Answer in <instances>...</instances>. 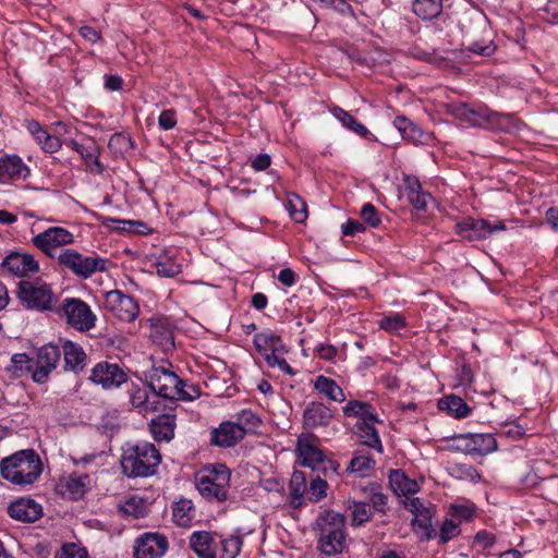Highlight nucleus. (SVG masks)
I'll return each instance as SVG.
<instances>
[{
  "instance_id": "39",
  "label": "nucleus",
  "mask_w": 558,
  "mask_h": 558,
  "mask_svg": "<svg viewBox=\"0 0 558 558\" xmlns=\"http://www.w3.org/2000/svg\"><path fill=\"white\" fill-rule=\"evenodd\" d=\"M356 426L361 432V437L364 439V444L371 448L377 449L380 452L383 450L381 441L374 424L366 422L357 423Z\"/></svg>"
},
{
  "instance_id": "16",
  "label": "nucleus",
  "mask_w": 558,
  "mask_h": 558,
  "mask_svg": "<svg viewBox=\"0 0 558 558\" xmlns=\"http://www.w3.org/2000/svg\"><path fill=\"white\" fill-rule=\"evenodd\" d=\"M61 359V351L57 345L47 344L39 349L37 359L34 361L33 379L43 384L47 380L50 372L56 368Z\"/></svg>"
},
{
  "instance_id": "44",
  "label": "nucleus",
  "mask_w": 558,
  "mask_h": 558,
  "mask_svg": "<svg viewBox=\"0 0 558 558\" xmlns=\"http://www.w3.org/2000/svg\"><path fill=\"white\" fill-rule=\"evenodd\" d=\"M289 210L296 222H303L307 217L306 205L298 195L289 199Z\"/></svg>"
},
{
  "instance_id": "61",
  "label": "nucleus",
  "mask_w": 558,
  "mask_h": 558,
  "mask_svg": "<svg viewBox=\"0 0 558 558\" xmlns=\"http://www.w3.org/2000/svg\"><path fill=\"white\" fill-rule=\"evenodd\" d=\"M12 363L16 368L23 369L25 365V369L33 373L34 369V361L31 360L26 354L19 353L12 356Z\"/></svg>"
},
{
  "instance_id": "52",
  "label": "nucleus",
  "mask_w": 558,
  "mask_h": 558,
  "mask_svg": "<svg viewBox=\"0 0 558 558\" xmlns=\"http://www.w3.org/2000/svg\"><path fill=\"white\" fill-rule=\"evenodd\" d=\"M459 524L456 523L453 520H446L440 527L439 541L440 543L445 544L450 539L454 538L457 535H459Z\"/></svg>"
},
{
  "instance_id": "47",
  "label": "nucleus",
  "mask_w": 558,
  "mask_h": 558,
  "mask_svg": "<svg viewBox=\"0 0 558 558\" xmlns=\"http://www.w3.org/2000/svg\"><path fill=\"white\" fill-rule=\"evenodd\" d=\"M404 319L400 314H391L379 320L380 328L389 332H396L404 327Z\"/></svg>"
},
{
  "instance_id": "51",
  "label": "nucleus",
  "mask_w": 558,
  "mask_h": 558,
  "mask_svg": "<svg viewBox=\"0 0 558 558\" xmlns=\"http://www.w3.org/2000/svg\"><path fill=\"white\" fill-rule=\"evenodd\" d=\"M119 511L128 517L140 518L144 513V507L141 501L131 498L120 506Z\"/></svg>"
},
{
  "instance_id": "36",
  "label": "nucleus",
  "mask_w": 558,
  "mask_h": 558,
  "mask_svg": "<svg viewBox=\"0 0 558 558\" xmlns=\"http://www.w3.org/2000/svg\"><path fill=\"white\" fill-rule=\"evenodd\" d=\"M351 511V525L360 526L372 518V507L369 504L364 501H351L349 505Z\"/></svg>"
},
{
  "instance_id": "5",
  "label": "nucleus",
  "mask_w": 558,
  "mask_h": 558,
  "mask_svg": "<svg viewBox=\"0 0 558 558\" xmlns=\"http://www.w3.org/2000/svg\"><path fill=\"white\" fill-rule=\"evenodd\" d=\"M230 471L223 464L206 468L197 477L199 494L209 501H225L228 498Z\"/></svg>"
},
{
  "instance_id": "31",
  "label": "nucleus",
  "mask_w": 558,
  "mask_h": 558,
  "mask_svg": "<svg viewBox=\"0 0 558 558\" xmlns=\"http://www.w3.org/2000/svg\"><path fill=\"white\" fill-rule=\"evenodd\" d=\"M314 387L332 401L343 402L345 400L342 388L331 378L319 375L315 380Z\"/></svg>"
},
{
  "instance_id": "14",
  "label": "nucleus",
  "mask_w": 558,
  "mask_h": 558,
  "mask_svg": "<svg viewBox=\"0 0 558 558\" xmlns=\"http://www.w3.org/2000/svg\"><path fill=\"white\" fill-rule=\"evenodd\" d=\"M105 307L123 322H133L140 313V306L136 301L120 290H112L106 293Z\"/></svg>"
},
{
  "instance_id": "27",
  "label": "nucleus",
  "mask_w": 558,
  "mask_h": 558,
  "mask_svg": "<svg viewBox=\"0 0 558 558\" xmlns=\"http://www.w3.org/2000/svg\"><path fill=\"white\" fill-rule=\"evenodd\" d=\"M66 145L77 151L87 165L94 167L92 171L97 173L104 171V166L99 161V148L93 141L89 140L87 143H77L71 140Z\"/></svg>"
},
{
  "instance_id": "46",
  "label": "nucleus",
  "mask_w": 558,
  "mask_h": 558,
  "mask_svg": "<svg viewBox=\"0 0 558 558\" xmlns=\"http://www.w3.org/2000/svg\"><path fill=\"white\" fill-rule=\"evenodd\" d=\"M178 393L173 400L193 401L201 396L199 388L195 385H187L181 379V385L178 387Z\"/></svg>"
},
{
  "instance_id": "15",
  "label": "nucleus",
  "mask_w": 558,
  "mask_h": 558,
  "mask_svg": "<svg viewBox=\"0 0 558 558\" xmlns=\"http://www.w3.org/2000/svg\"><path fill=\"white\" fill-rule=\"evenodd\" d=\"M457 232L469 241L483 240L490 236L493 233L505 230V223L495 221L492 223L484 219L468 218L462 222L457 223Z\"/></svg>"
},
{
  "instance_id": "20",
  "label": "nucleus",
  "mask_w": 558,
  "mask_h": 558,
  "mask_svg": "<svg viewBox=\"0 0 558 558\" xmlns=\"http://www.w3.org/2000/svg\"><path fill=\"white\" fill-rule=\"evenodd\" d=\"M333 417L332 411L322 402H310L303 412V424L306 429L326 427Z\"/></svg>"
},
{
  "instance_id": "42",
  "label": "nucleus",
  "mask_w": 558,
  "mask_h": 558,
  "mask_svg": "<svg viewBox=\"0 0 558 558\" xmlns=\"http://www.w3.org/2000/svg\"><path fill=\"white\" fill-rule=\"evenodd\" d=\"M87 482V475L70 477L65 483L66 493L72 499L83 497Z\"/></svg>"
},
{
  "instance_id": "41",
  "label": "nucleus",
  "mask_w": 558,
  "mask_h": 558,
  "mask_svg": "<svg viewBox=\"0 0 558 558\" xmlns=\"http://www.w3.org/2000/svg\"><path fill=\"white\" fill-rule=\"evenodd\" d=\"M408 199L416 209L426 210L428 202L433 201V196L429 193L421 191V185L416 183L410 186Z\"/></svg>"
},
{
  "instance_id": "19",
  "label": "nucleus",
  "mask_w": 558,
  "mask_h": 558,
  "mask_svg": "<svg viewBox=\"0 0 558 558\" xmlns=\"http://www.w3.org/2000/svg\"><path fill=\"white\" fill-rule=\"evenodd\" d=\"M1 268L9 274L25 277L39 270L38 262L29 254L10 253L1 263Z\"/></svg>"
},
{
  "instance_id": "58",
  "label": "nucleus",
  "mask_w": 558,
  "mask_h": 558,
  "mask_svg": "<svg viewBox=\"0 0 558 558\" xmlns=\"http://www.w3.org/2000/svg\"><path fill=\"white\" fill-rule=\"evenodd\" d=\"M403 506L407 510L412 512L414 515L417 513H422L423 511L427 510L428 508L425 507L423 501L417 497H405L403 500Z\"/></svg>"
},
{
  "instance_id": "34",
  "label": "nucleus",
  "mask_w": 558,
  "mask_h": 558,
  "mask_svg": "<svg viewBox=\"0 0 558 558\" xmlns=\"http://www.w3.org/2000/svg\"><path fill=\"white\" fill-rule=\"evenodd\" d=\"M291 502L294 507L303 505L304 494L306 492V476L301 471H294L292 473L289 484Z\"/></svg>"
},
{
  "instance_id": "8",
  "label": "nucleus",
  "mask_w": 558,
  "mask_h": 558,
  "mask_svg": "<svg viewBox=\"0 0 558 558\" xmlns=\"http://www.w3.org/2000/svg\"><path fill=\"white\" fill-rule=\"evenodd\" d=\"M317 438L314 435L301 434L298 439L296 452L301 464L311 468L313 471H323L326 475L331 461L325 457L316 445Z\"/></svg>"
},
{
  "instance_id": "23",
  "label": "nucleus",
  "mask_w": 558,
  "mask_h": 558,
  "mask_svg": "<svg viewBox=\"0 0 558 558\" xmlns=\"http://www.w3.org/2000/svg\"><path fill=\"white\" fill-rule=\"evenodd\" d=\"M243 428L234 422H223L219 428L213 430L211 442L219 447H232L244 438Z\"/></svg>"
},
{
  "instance_id": "43",
  "label": "nucleus",
  "mask_w": 558,
  "mask_h": 558,
  "mask_svg": "<svg viewBox=\"0 0 558 558\" xmlns=\"http://www.w3.org/2000/svg\"><path fill=\"white\" fill-rule=\"evenodd\" d=\"M236 425L243 428L244 435L247 430L257 427L260 423L259 417L251 410H242L235 416Z\"/></svg>"
},
{
  "instance_id": "62",
  "label": "nucleus",
  "mask_w": 558,
  "mask_h": 558,
  "mask_svg": "<svg viewBox=\"0 0 558 558\" xmlns=\"http://www.w3.org/2000/svg\"><path fill=\"white\" fill-rule=\"evenodd\" d=\"M390 485L398 493L399 485H413V482L409 481L405 475L399 470L392 471L389 476Z\"/></svg>"
},
{
  "instance_id": "6",
  "label": "nucleus",
  "mask_w": 558,
  "mask_h": 558,
  "mask_svg": "<svg viewBox=\"0 0 558 558\" xmlns=\"http://www.w3.org/2000/svg\"><path fill=\"white\" fill-rule=\"evenodd\" d=\"M59 266L70 270L75 276L87 279L95 272L108 270V259L93 255L84 256L75 250L66 248L57 255Z\"/></svg>"
},
{
  "instance_id": "24",
  "label": "nucleus",
  "mask_w": 558,
  "mask_h": 558,
  "mask_svg": "<svg viewBox=\"0 0 558 558\" xmlns=\"http://www.w3.org/2000/svg\"><path fill=\"white\" fill-rule=\"evenodd\" d=\"M175 427V415L172 413L157 415L150 422V432L154 438L158 441L165 440L169 442L172 440Z\"/></svg>"
},
{
  "instance_id": "57",
  "label": "nucleus",
  "mask_w": 558,
  "mask_h": 558,
  "mask_svg": "<svg viewBox=\"0 0 558 558\" xmlns=\"http://www.w3.org/2000/svg\"><path fill=\"white\" fill-rule=\"evenodd\" d=\"M411 524L414 527H417L423 531H427L432 525V514L429 509L423 511L422 513H417L411 521Z\"/></svg>"
},
{
  "instance_id": "10",
  "label": "nucleus",
  "mask_w": 558,
  "mask_h": 558,
  "mask_svg": "<svg viewBox=\"0 0 558 558\" xmlns=\"http://www.w3.org/2000/svg\"><path fill=\"white\" fill-rule=\"evenodd\" d=\"M470 25L465 23L462 24L464 32V50L473 52L478 56H490L495 51V47L493 46L490 40H485L484 38L476 39L477 32H486L487 24L484 16L481 14H476L473 17L469 19Z\"/></svg>"
},
{
  "instance_id": "40",
  "label": "nucleus",
  "mask_w": 558,
  "mask_h": 558,
  "mask_svg": "<svg viewBox=\"0 0 558 558\" xmlns=\"http://www.w3.org/2000/svg\"><path fill=\"white\" fill-rule=\"evenodd\" d=\"M375 461L368 456H355L348 466V471L365 477L374 469Z\"/></svg>"
},
{
  "instance_id": "33",
  "label": "nucleus",
  "mask_w": 558,
  "mask_h": 558,
  "mask_svg": "<svg viewBox=\"0 0 558 558\" xmlns=\"http://www.w3.org/2000/svg\"><path fill=\"white\" fill-rule=\"evenodd\" d=\"M413 12L423 20L437 17L442 11V0H414Z\"/></svg>"
},
{
  "instance_id": "45",
  "label": "nucleus",
  "mask_w": 558,
  "mask_h": 558,
  "mask_svg": "<svg viewBox=\"0 0 558 558\" xmlns=\"http://www.w3.org/2000/svg\"><path fill=\"white\" fill-rule=\"evenodd\" d=\"M328 488V484L325 480L320 478L318 475L311 480L310 489H308V499L311 501H318L319 499L326 496V490Z\"/></svg>"
},
{
  "instance_id": "9",
  "label": "nucleus",
  "mask_w": 558,
  "mask_h": 558,
  "mask_svg": "<svg viewBox=\"0 0 558 558\" xmlns=\"http://www.w3.org/2000/svg\"><path fill=\"white\" fill-rule=\"evenodd\" d=\"M73 242V234L62 227H50L32 239L33 245L50 258H57L59 247Z\"/></svg>"
},
{
  "instance_id": "56",
  "label": "nucleus",
  "mask_w": 558,
  "mask_h": 558,
  "mask_svg": "<svg viewBox=\"0 0 558 558\" xmlns=\"http://www.w3.org/2000/svg\"><path fill=\"white\" fill-rule=\"evenodd\" d=\"M159 126L165 130H171L177 124L175 111L172 109L163 110L158 119Z\"/></svg>"
},
{
  "instance_id": "26",
  "label": "nucleus",
  "mask_w": 558,
  "mask_h": 558,
  "mask_svg": "<svg viewBox=\"0 0 558 558\" xmlns=\"http://www.w3.org/2000/svg\"><path fill=\"white\" fill-rule=\"evenodd\" d=\"M28 174L29 169L19 156H7L0 159V182L10 179H25Z\"/></svg>"
},
{
  "instance_id": "30",
  "label": "nucleus",
  "mask_w": 558,
  "mask_h": 558,
  "mask_svg": "<svg viewBox=\"0 0 558 558\" xmlns=\"http://www.w3.org/2000/svg\"><path fill=\"white\" fill-rule=\"evenodd\" d=\"M63 355L65 369L78 373L83 368L86 354L80 345L66 341L63 344Z\"/></svg>"
},
{
  "instance_id": "17",
  "label": "nucleus",
  "mask_w": 558,
  "mask_h": 558,
  "mask_svg": "<svg viewBox=\"0 0 558 558\" xmlns=\"http://www.w3.org/2000/svg\"><path fill=\"white\" fill-rule=\"evenodd\" d=\"M89 379L105 389H110L125 383L128 375L117 364L101 362L92 369Z\"/></svg>"
},
{
  "instance_id": "11",
  "label": "nucleus",
  "mask_w": 558,
  "mask_h": 558,
  "mask_svg": "<svg viewBox=\"0 0 558 558\" xmlns=\"http://www.w3.org/2000/svg\"><path fill=\"white\" fill-rule=\"evenodd\" d=\"M181 385V378L170 369L159 366L153 367L148 374V388L159 397L173 400L178 393V387Z\"/></svg>"
},
{
  "instance_id": "35",
  "label": "nucleus",
  "mask_w": 558,
  "mask_h": 558,
  "mask_svg": "<svg viewBox=\"0 0 558 558\" xmlns=\"http://www.w3.org/2000/svg\"><path fill=\"white\" fill-rule=\"evenodd\" d=\"M195 509L191 500L182 499L174 504L172 515L180 526H187L194 518Z\"/></svg>"
},
{
  "instance_id": "55",
  "label": "nucleus",
  "mask_w": 558,
  "mask_h": 558,
  "mask_svg": "<svg viewBox=\"0 0 558 558\" xmlns=\"http://www.w3.org/2000/svg\"><path fill=\"white\" fill-rule=\"evenodd\" d=\"M265 360H266L268 366H270V367L278 366L286 374L294 375V371L291 368V366L288 364V362L284 359L278 356L275 352H270L269 354H266Z\"/></svg>"
},
{
  "instance_id": "22",
  "label": "nucleus",
  "mask_w": 558,
  "mask_h": 558,
  "mask_svg": "<svg viewBox=\"0 0 558 558\" xmlns=\"http://www.w3.org/2000/svg\"><path fill=\"white\" fill-rule=\"evenodd\" d=\"M8 513L12 519L22 522H35L43 515V508L34 499L20 498L9 506Z\"/></svg>"
},
{
  "instance_id": "64",
  "label": "nucleus",
  "mask_w": 558,
  "mask_h": 558,
  "mask_svg": "<svg viewBox=\"0 0 558 558\" xmlns=\"http://www.w3.org/2000/svg\"><path fill=\"white\" fill-rule=\"evenodd\" d=\"M317 354L323 360L332 361L338 354V349L331 344H320Z\"/></svg>"
},
{
  "instance_id": "32",
  "label": "nucleus",
  "mask_w": 558,
  "mask_h": 558,
  "mask_svg": "<svg viewBox=\"0 0 558 558\" xmlns=\"http://www.w3.org/2000/svg\"><path fill=\"white\" fill-rule=\"evenodd\" d=\"M438 408L441 411H447L457 418L466 417L471 412V409L465 403V401L462 398L453 395L440 399L438 402Z\"/></svg>"
},
{
  "instance_id": "3",
  "label": "nucleus",
  "mask_w": 558,
  "mask_h": 558,
  "mask_svg": "<svg viewBox=\"0 0 558 558\" xmlns=\"http://www.w3.org/2000/svg\"><path fill=\"white\" fill-rule=\"evenodd\" d=\"M160 461L161 456L155 445L142 441L124 449L121 466L129 477H146L156 472Z\"/></svg>"
},
{
  "instance_id": "4",
  "label": "nucleus",
  "mask_w": 558,
  "mask_h": 558,
  "mask_svg": "<svg viewBox=\"0 0 558 558\" xmlns=\"http://www.w3.org/2000/svg\"><path fill=\"white\" fill-rule=\"evenodd\" d=\"M319 530V549L326 556L342 553L345 547V518L335 512L326 511L317 520Z\"/></svg>"
},
{
  "instance_id": "13",
  "label": "nucleus",
  "mask_w": 558,
  "mask_h": 558,
  "mask_svg": "<svg viewBox=\"0 0 558 558\" xmlns=\"http://www.w3.org/2000/svg\"><path fill=\"white\" fill-rule=\"evenodd\" d=\"M454 447L468 454L485 456L497 450V440L492 434H464L453 438Z\"/></svg>"
},
{
  "instance_id": "63",
  "label": "nucleus",
  "mask_w": 558,
  "mask_h": 558,
  "mask_svg": "<svg viewBox=\"0 0 558 558\" xmlns=\"http://www.w3.org/2000/svg\"><path fill=\"white\" fill-rule=\"evenodd\" d=\"M364 402L359 400L349 401L345 407L342 408L343 414L349 417H356L357 414L363 410Z\"/></svg>"
},
{
  "instance_id": "12",
  "label": "nucleus",
  "mask_w": 558,
  "mask_h": 558,
  "mask_svg": "<svg viewBox=\"0 0 558 558\" xmlns=\"http://www.w3.org/2000/svg\"><path fill=\"white\" fill-rule=\"evenodd\" d=\"M68 324L80 331H86L95 326L96 317L89 306L80 299H65L62 305Z\"/></svg>"
},
{
  "instance_id": "2",
  "label": "nucleus",
  "mask_w": 558,
  "mask_h": 558,
  "mask_svg": "<svg viewBox=\"0 0 558 558\" xmlns=\"http://www.w3.org/2000/svg\"><path fill=\"white\" fill-rule=\"evenodd\" d=\"M3 478L16 485L34 483L43 471L39 456L34 450H21L0 462Z\"/></svg>"
},
{
  "instance_id": "29",
  "label": "nucleus",
  "mask_w": 558,
  "mask_h": 558,
  "mask_svg": "<svg viewBox=\"0 0 558 558\" xmlns=\"http://www.w3.org/2000/svg\"><path fill=\"white\" fill-rule=\"evenodd\" d=\"M395 128L400 132L403 140L411 143H421L424 140L422 129L404 116H398L393 120Z\"/></svg>"
},
{
  "instance_id": "48",
  "label": "nucleus",
  "mask_w": 558,
  "mask_h": 558,
  "mask_svg": "<svg viewBox=\"0 0 558 558\" xmlns=\"http://www.w3.org/2000/svg\"><path fill=\"white\" fill-rule=\"evenodd\" d=\"M369 500L372 502V508L375 510V511H378V512H381V513H385L386 510H387V501H388V496L383 494L378 487H371V493H369Z\"/></svg>"
},
{
  "instance_id": "18",
  "label": "nucleus",
  "mask_w": 558,
  "mask_h": 558,
  "mask_svg": "<svg viewBox=\"0 0 558 558\" xmlns=\"http://www.w3.org/2000/svg\"><path fill=\"white\" fill-rule=\"evenodd\" d=\"M168 547L167 538L160 534L146 533L136 539L134 558H159Z\"/></svg>"
},
{
  "instance_id": "25",
  "label": "nucleus",
  "mask_w": 558,
  "mask_h": 558,
  "mask_svg": "<svg viewBox=\"0 0 558 558\" xmlns=\"http://www.w3.org/2000/svg\"><path fill=\"white\" fill-rule=\"evenodd\" d=\"M26 129L46 153H56L60 149L59 137L50 135L36 120H27Z\"/></svg>"
},
{
  "instance_id": "53",
  "label": "nucleus",
  "mask_w": 558,
  "mask_h": 558,
  "mask_svg": "<svg viewBox=\"0 0 558 558\" xmlns=\"http://www.w3.org/2000/svg\"><path fill=\"white\" fill-rule=\"evenodd\" d=\"M221 546L223 550L222 558H235L240 553L241 539L235 536L230 537L228 539L221 541Z\"/></svg>"
},
{
  "instance_id": "59",
  "label": "nucleus",
  "mask_w": 558,
  "mask_h": 558,
  "mask_svg": "<svg viewBox=\"0 0 558 558\" xmlns=\"http://www.w3.org/2000/svg\"><path fill=\"white\" fill-rule=\"evenodd\" d=\"M356 417H359L362 421L361 423L368 422L369 424H374L376 422H379L378 415L374 407L368 402H364V408L360 412V414H357Z\"/></svg>"
},
{
  "instance_id": "54",
  "label": "nucleus",
  "mask_w": 558,
  "mask_h": 558,
  "mask_svg": "<svg viewBox=\"0 0 558 558\" xmlns=\"http://www.w3.org/2000/svg\"><path fill=\"white\" fill-rule=\"evenodd\" d=\"M85 549L77 547L75 544H65L61 550L57 553L56 558H86Z\"/></svg>"
},
{
  "instance_id": "60",
  "label": "nucleus",
  "mask_w": 558,
  "mask_h": 558,
  "mask_svg": "<svg viewBox=\"0 0 558 558\" xmlns=\"http://www.w3.org/2000/svg\"><path fill=\"white\" fill-rule=\"evenodd\" d=\"M342 234L347 236H353L356 233H361L365 231V227L357 220H348L342 225Z\"/></svg>"
},
{
  "instance_id": "38",
  "label": "nucleus",
  "mask_w": 558,
  "mask_h": 558,
  "mask_svg": "<svg viewBox=\"0 0 558 558\" xmlns=\"http://www.w3.org/2000/svg\"><path fill=\"white\" fill-rule=\"evenodd\" d=\"M332 114L342 123L343 126L348 128L355 134L360 136H365L368 133V130L365 125L357 122L354 117H352L348 111L336 107L332 109Z\"/></svg>"
},
{
  "instance_id": "21",
  "label": "nucleus",
  "mask_w": 558,
  "mask_h": 558,
  "mask_svg": "<svg viewBox=\"0 0 558 558\" xmlns=\"http://www.w3.org/2000/svg\"><path fill=\"white\" fill-rule=\"evenodd\" d=\"M129 393L132 407L140 413L147 414L160 410V400L154 392L149 395L147 387L133 385Z\"/></svg>"
},
{
  "instance_id": "49",
  "label": "nucleus",
  "mask_w": 558,
  "mask_h": 558,
  "mask_svg": "<svg viewBox=\"0 0 558 558\" xmlns=\"http://www.w3.org/2000/svg\"><path fill=\"white\" fill-rule=\"evenodd\" d=\"M181 271L180 265L172 260H158L156 263V272L160 277L172 278Z\"/></svg>"
},
{
  "instance_id": "50",
  "label": "nucleus",
  "mask_w": 558,
  "mask_h": 558,
  "mask_svg": "<svg viewBox=\"0 0 558 558\" xmlns=\"http://www.w3.org/2000/svg\"><path fill=\"white\" fill-rule=\"evenodd\" d=\"M361 217H362L363 221L372 228L378 227L381 221L377 209L371 203H367L362 207Z\"/></svg>"
},
{
  "instance_id": "7",
  "label": "nucleus",
  "mask_w": 558,
  "mask_h": 558,
  "mask_svg": "<svg viewBox=\"0 0 558 558\" xmlns=\"http://www.w3.org/2000/svg\"><path fill=\"white\" fill-rule=\"evenodd\" d=\"M17 298L26 308L40 312L51 310L56 300L50 286L39 280H21Z\"/></svg>"
},
{
  "instance_id": "28",
  "label": "nucleus",
  "mask_w": 558,
  "mask_h": 558,
  "mask_svg": "<svg viewBox=\"0 0 558 558\" xmlns=\"http://www.w3.org/2000/svg\"><path fill=\"white\" fill-rule=\"evenodd\" d=\"M190 546L199 558H216L215 542L209 532H194L190 537Z\"/></svg>"
},
{
  "instance_id": "1",
  "label": "nucleus",
  "mask_w": 558,
  "mask_h": 558,
  "mask_svg": "<svg viewBox=\"0 0 558 558\" xmlns=\"http://www.w3.org/2000/svg\"><path fill=\"white\" fill-rule=\"evenodd\" d=\"M450 111L454 118L466 122L470 126L501 132H512L518 129V121L512 114L494 112L487 107L471 108L466 104H457L451 106Z\"/></svg>"
},
{
  "instance_id": "37",
  "label": "nucleus",
  "mask_w": 558,
  "mask_h": 558,
  "mask_svg": "<svg viewBox=\"0 0 558 558\" xmlns=\"http://www.w3.org/2000/svg\"><path fill=\"white\" fill-rule=\"evenodd\" d=\"M281 341V338L275 333L260 332L254 337V345L256 350L266 356L270 352H275L277 344Z\"/></svg>"
}]
</instances>
